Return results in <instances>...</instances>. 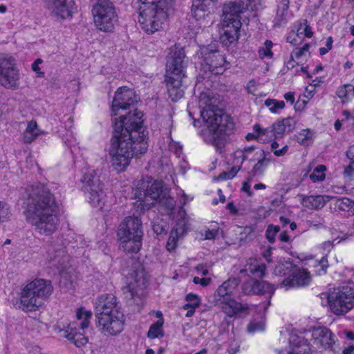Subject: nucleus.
<instances>
[{
    "label": "nucleus",
    "instance_id": "f257e3e1",
    "mask_svg": "<svg viewBox=\"0 0 354 354\" xmlns=\"http://www.w3.org/2000/svg\"><path fill=\"white\" fill-rule=\"evenodd\" d=\"M142 116L141 111L135 109L118 120L114 119L109 155L111 165L117 171H124L133 156L143 154L148 148L145 140L147 133L142 126Z\"/></svg>",
    "mask_w": 354,
    "mask_h": 354
},
{
    "label": "nucleus",
    "instance_id": "f03ea898",
    "mask_svg": "<svg viewBox=\"0 0 354 354\" xmlns=\"http://www.w3.org/2000/svg\"><path fill=\"white\" fill-rule=\"evenodd\" d=\"M24 216L40 235L50 236L59 223V209L54 195L47 185L37 184L26 189Z\"/></svg>",
    "mask_w": 354,
    "mask_h": 354
},
{
    "label": "nucleus",
    "instance_id": "7ed1b4c3",
    "mask_svg": "<svg viewBox=\"0 0 354 354\" xmlns=\"http://www.w3.org/2000/svg\"><path fill=\"white\" fill-rule=\"evenodd\" d=\"M217 99L202 93L199 97L201 115L205 128L202 130L204 141L216 147L221 145L225 136L233 129L231 118L216 107Z\"/></svg>",
    "mask_w": 354,
    "mask_h": 354
},
{
    "label": "nucleus",
    "instance_id": "20e7f679",
    "mask_svg": "<svg viewBox=\"0 0 354 354\" xmlns=\"http://www.w3.org/2000/svg\"><path fill=\"white\" fill-rule=\"evenodd\" d=\"M188 63L183 48H171L167 56L165 82L168 94L172 101H177L184 95L183 79L185 77V69Z\"/></svg>",
    "mask_w": 354,
    "mask_h": 354
},
{
    "label": "nucleus",
    "instance_id": "39448f33",
    "mask_svg": "<svg viewBox=\"0 0 354 354\" xmlns=\"http://www.w3.org/2000/svg\"><path fill=\"white\" fill-rule=\"evenodd\" d=\"M138 21L142 29L153 34L162 28L174 0H140Z\"/></svg>",
    "mask_w": 354,
    "mask_h": 354
},
{
    "label": "nucleus",
    "instance_id": "423d86ee",
    "mask_svg": "<svg viewBox=\"0 0 354 354\" xmlns=\"http://www.w3.org/2000/svg\"><path fill=\"white\" fill-rule=\"evenodd\" d=\"M53 290V287L50 281L35 279L22 289L19 307L25 311L36 310L51 295Z\"/></svg>",
    "mask_w": 354,
    "mask_h": 354
},
{
    "label": "nucleus",
    "instance_id": "0eeeda50",
    "mask_svg": "<svg viewBox=\"0 0 354 354\" xmlns=\"http://www.w3.org/2000/svg\"><path fill=\"white\" fill-rule=\"evenodd\" d=\"M138 202L141 209H148L155 203H158L171 210L174 208L176 202L169 195V190L164 187L161 181L154 180L149 183L144 193L141 192L137 196Z\"/></svg>",
    "mask_w": 354,
    "mask_h": 354
},
{
    "label": "nucleus",
    "instance_id": "6e6552de",
    "mask_svg": "<svg viewBox=\"0 0 354 354\" xmlns=\"http://www.w3.org/2000/svg\"><path fill=\"white\" fill-rule=\"evenodd\" d=\"M96 28L105 32L114 30L118 22L115 7L111 0H97L92 9Z\"/></svg>",
    "mask_w": 354,
    "mask_h": 354
},
{
    "label": "nucleus",
    "instance_id": "1a4fd4ad",
    "mask_svg": "<svg viewBox=\"0 0 354 354\" xmlns=\"http://www.w3.org/2000/svg\"><path fill=\"white\" fill-rule=\"evenodd\" d=\"M81 181L83 184L82 189L90 204L100 209L105 208V194L95 171L91 169H87L84 173Z\"/></svg>",
    "mask_w": 354,
    "mask_h": 354
},
{
    "label": "nucleus",
    "instance_id": "9d476101",
    "mask_svg": "<svg viewBox=\"0 0 354 354\" xmlns=\"http://www.w3.org/2000/svg\"><path fill=\"white\" fill-rule=\"evenodd\" d=\"M327 297L329 308L335 315H344L354 308V289L348 286L335 288Z\"/></svg>",
    "mask_w": 354,
    "mask_h": 354
},
{
    "label": "nucleus",
    "instance_id": "9b49d317",
    "mask_svg": "<svg viewBox=\"0 0 354 354\" xmlns=\"http://www.w3.org/2000/svg\"><path fill=\"white\" fill-rule=\"evenodd\" d=\"M20 79L15 58L9 55L0 56V85L6 89L17 90L20 86Z\"/></svg>",
    "mask_w": 354,
    "mask_h": 354
},
{
    "label": "nucleus",
    "instance_id": "f8f14e48",
    "mask_svg": "<svg viewBox=\"0 0 354 354\" xmlns=\"http://www.w3.org/2000/svg\"><path fill=\"white\" fill-rule=\"evenodd\" d=\"M92 313L84 308H80L76 311V321L68 325L67 338L76 346L81 347L88 342V338L80 330L88 328Z\"/></svg>",
    "mask_w": 354,
    "mask_h": 354
},
{
    "label": "nucleus",
    "instance_id": "ddd939ff",
    "mask_svg": "<svg viewBox=\"0 0 354 354\" xmlns=\"http://www.w3.org/2000/svg\"><path fill=\"white\" fill-rule=\"evenodd\" d=\"M201 64L204 71H208L218 75L225 71V58L218 50L209 46L203 47L201 50Z\"/></svg>",
    "mask_w": 354,
    "mask_h": 354
},
{
    "label": "nucleus",
    "instance_id": "4468645a",
    "mask_svg": "<svg viewBox=\"0 0 354 354\" xmlns=\"http://www.w3.org/2000/svg\"><path fill=\"white\" fill-rule=\"evenodd\" d=\"M96 317L98 321V327L105 335H116L124 329V317L122 312L97 316Z\"/></svg>",
    "mask_w": 354,
    "mask_h": 354
},
{
    "label": "nucleus",
    "instance_id": "2eb2a0df",
    "mask_svg": "<svg viewBox=\"0 0 354 354\" xmlns=\"http://www.w3.org/2000/svg\"><path fill=\"white\" fill-rule=\"evenodd\" d=\"M275 288L271 283L265 281H254L252 283H245L243 286V291L245 294H256L265 295L266 298L270 299L272 295L274 294ZM270 305V301L268 300L266 302L262 303L258 307V310L261 311L266 310L268 306Z\"/></svg>",
    "mask_w": 354,
    "mask_h": 354
},
{
    "label": "nucleus",
    "instance_id": "dca6fc26",
    "mask_svg": "<svg viewBox=\"0 0 354 354\" xmlns=\"http://www.w3.org/2000/svg\"><path fill=\"white\" fill-rule=\"evenodd\" d=\"M137 102L135 92L126 86L119 88L115 92L113 103L112 111L114 115H118L120 109H128Z\"/></svg>",
    "mask_w": 354,
    "mask_h": 354
},
{
    "label": "nucleus",
    "instance_id": "f3484780",
    "mask_svg": "<svg viewBox=\"0 0 354 354\" xmlns=\"http://www.w3.org/2000/svg\"><path fill=\"white\" fill-rule=\"evenodd\" d=\"M96 317L121 311L117 298L113 294H103L95 301Z\"/></svg>",
    "mask_w": 354,
    "mask_h": 354
},
{
    "label": "nucleus",
    "instance_id": "a211bd4d",
    "mask_svg": "<svg viewBox=\"0 0 354 354\" xmlns=\"http://www.w3.org/2000/svg\"><path fill=\"white\" fill-rule=\"evenodd\" d=\"M147 277L142 269H137L129 272L126 277L127 286L124 288V292H129L133 298L138 293V290L145 288Z\"/></svg>",
    "mask_w": 354,
    "mask_h": 354
},
{
    "label": "nucleus",
    "instance_id": "6ab92c4d",
    "mask_svg": "<svg viewBox=\"0 0 354 354\" xmlns=\"http://www.w3.org/2000/svg\"><path fill=\"white\" fill-rule=\"evenodd\" d=\"M75 5L74 0H48V9L54 17L65 19L72 17Z\"/></svg>",
    "mask_w": 354,
    "mask_h": 354
},
{
    "label": "nucleus",
    "instance_id": "aec40b11",
    "mask_svg": "<svg viewBox=\"0 0 354 354\" xmlns=\"http://www.w3.org/2000/svg\"><path fill=\"white\" fill-rule=\"evenodd\" d=\"M143 236L142 223L138 216H127L120 224L118 236Z\"/></svg>",
    "mask_w": 354,
    "mask_h": 354
},
{
    "label": "nucleus",
    "instance_id": "412c9836",
    "mask_svg": "<svg viewBox=\"0 0 354 354\" xmlns=\"http://www.w3.org/2000/svg\"><path fill=\"white\" fill-rule=\"evenodd\" d=\"M212 6L201 0H193L191 8L192 16L199 22L200 26H207L212 24V21L209 19L210 8Z\"/></svg>",
    "mask_w": 354,
    "mask_h": 354
},
{
    "label": "nucleus",
    "instance_id": "4be33fe9",
    "mask_svg": "<svg viewBox=\"0 0 354 354\" xmlns=\"http://www.w3.org/2000/svg\"><path fill=\"white\" fill-rule=\"evenodd\" d=\"M234 24L222 22L223 32L221 34V42L225 46L234 45L239 37L241 21H234Z\"/></svg>",
    "mask_w": 354,
    "mask_h": 354
},
{
    "label": "nucleus",
    "instance_id": "5701e85b",
    "mask_svg": "<svg viewBox=\"0 0 354 354\" xmlns=\"http://www.w3.org/2000/svg\"><path fill=\"white\" fill-rule=\"evenodd\" d=\"M312 337L315 344L325 349L331 348L335 343V336L326 327L314 328Z\"/></svg>",
    "mask_w": 354,
    "mask_h": 354
},
{
    "label": "nucleus",
    "instance_id": "b1692460",
    "mask_svg": "<svg viewBox=\"0 0 354 354\" xmlns=\"http://www.w3.org/2000/svg\"><path fill=\"white\" fill-rule=\"evenodd\" d=\"M217 306L230 317L249 313L248 306L236 301L232 297L222 303L220 302Z\"/></svg>",
    "mask_w": 354,
    "mask_h": 354
},
{
    "label": "nucleus",
    "instance_id": "393cba45",
    "mask_svg": "<svg viewBox=\"0 0 354 354\" xmlns=\"http://www.w3.org/2000/svg\"><path fill=\"white\" fill-rule=\"evenodd\" d=\"M239 285L236 279H230L221 285L214 294V301L216 306H218L226 299L232 297L234 290Z\"/></svg>",
    "mask_w": 354,
    "mask_h": 354
},
{
    "label": "nucleus",
    "instance_id": "a878e982",
    "mask_svg": "<svg viewBox=\"0 0 354 354\" xmlns=\"http://www.w3.org/2000/svg\"><path fill=\"white\" fill-rule=\"evenodd\" d=\"M310 281L309 272L306 270H295L290 277L285 279L281 283L283 287L296 288L308 285Z\"/></svg>",
    "mask_w": 354,
    "mask_h": 354
},
{
    "label": "nucleus",
    "instance_id": "bb28decb",
    "mask_svg": "<svg viewBox=\"0 0 354 354\" xmlns=\"http://www.w3.org/2000/svg\"><path fill=\"white\" fill-rule=\"evenodd\" d=\"M47 259L52 266L64 270L68 263L69 257L64 248L55 249L53 246H50L47 252Z\"/></svg>",
    "mask_w": 354,
    "mask_h": 354
},
{
    "label": "nucleus",
    "instance_id": "cd10ccee",
    "mask_svg": "<svg viewBox=\"0 0 354 354\" xmlns=\"http://www.w3.org/2000/svg\"><path fill=\"white\" fill-rule=\"evenodd\" d=\"M245 10H246L245 6L237 0L225 4L223 9L222 22L234 24V21H241L240 14Z\"/></svg>",
    "mask_w": 354,
    "mask_h": 354
},
{
    "label": "nucleus",
    "instance_id": "c85d7f7f",
    "mask_svg": "<svg viewBox=\"0 0 354 354\" xmlns=\"http://www.w3.org/2000/svg\"><path fill=\"white\" fill-rule=\"evenodd\" d=\"M289 341L288 354H310V344L303 336L292 334Z\"/></svg>",
    "mask_w": 354,
    "mask_h": 354
},
{
    "label": "nucleus",
    "instance_id": "c756f323",
    "mask_svg": "<svg viewBox=\"0 0 354 354\" xmlns=\"http://www.w3.org/2000/svg\"><path fill=\"white\" fill-rule=\"evenodd\" d=\"M120 247L127 252L136 253L142 246V236H118Z\"/></svg>",
    "mask_w": 354,
    "mask_h": 354
},
{
    "label": "nucleus",
    "instance_id": "7c9ffc66",
    "mask_svg": "<svg viewBox=\"0 0 354 354\" xmlns=\"http://www.w3.org/2000/svg\"><path fill=\"white\" fill-rule=\"evenodd\" d=\"M289 3V0H281L277 3L276 16L274 19V26H281L286 24Z\"/></svg>",
    "mask_w": 354,
    "mask_h": 354
},
{
    "label": "nucleus",
    "instance_id": "2f4dec72",
    "mask_svg": "<svg viewBox=\"0 0 354 354\" xmlns=\"http://www.w3.org/2000/svg\"><path fill=\"white\" fill-rule=\"evenodd\" d=\"M295 121L291 118L283 119L281 121L273 124L271 127L274 132L276 138L283 134L289 133L295 129Z\"/></svg>",
    "mask_w": 354,
    "mask_h": 354
},
{
    "label": "nucleus",
    "instance_id": "473e14b6",
    "mask_svg": "<svg viewBox=\"0 0 354 354\" xmlns=\"http://www.w3.org/2000/svg\"><path fill=\"white\" fill-rule=\"evenodd\" d=\"M301 204L303 206L309 208L318 209L322 208L326 203L328 197L317 195V196H301Z\"/></svg>",
    "mask_w": 354,
    "mask_h": 354
},
{
    "label": "nucleus",
    "instance_id": "72a5a7b5",
    "mask_svg": "<svg viewBox=\"0 0 354 354\" xmlns=\"http://www.w3.org/2000/svg\"><path fill=\"white\" fill-rule=\"evenodd\" d=\"M185 232V223L183 221L178 223L176 227L171 231L167 243V248L169 251L171 252L176 248L178 239L183 236Z\"/></svg>",
    "mask_w": 354,
    "mask_h": 354
},
{
    "label": "nucleus",
    "instance_id": "f704fd0d",
    "mask_svg": "<svg viewBox=\"0 0 354 354\" xmlns=\"http://www.w3.org/2000/svg\"><path fill=\"white\" fill-rule=\"evenodd\" d=\"M253 129L256 133V139L259 142H268L276 138L271 126L267 128H262L259 124H256L254 125Z\"/></svg>",
    "mask_w": 354,
    "mask_h": 354
},
{
    "label": "nucleus",
    "instance_id": "c9c22d12",
    "mask_svg": "<svg viewBox=\"0 0 354 354\" xmlns=\"http://www.w3.org/2000/svg\"><path fill=\"white\" fill-rule=\"evenodd\" d=\"M264 153L263 150L257 151L254 146L245 147L243 149H238V156H243L245 160L255 161Z\"/></svg>",
    "mask_w": 354,
    "mask_h": 354
},
{
    "label": "nucleus",
    "instance_id": "e433bc0d",
    "mask_svg": "<svg viewBox=\"0 0 354 354\" xmlns=\"http://www.w3.org/2000/svg\"><path fill=\"white\" fill-rule=\"evenodd\" d=\"M310 45L309 44H305L301 48H295L292 53L290 54L292 57H295L297 61V65L301 64L303 62L307 60L310 56Z\"/></svg>",
    "mask_w": 354,
    "mask_h": 354
},
{
    "label": "nucleus",
    "instance_id": "4c0bfd02",
    "mask_svg": "<svg viewBox=\"0 0 354 354\" xmlns=\"http://www.w3.org/2000/svg\"><path fill=\"white\" fill-rule=\"evenodd\" d=\"M257 162L254 165L252 170L249 172L250 177H255L263 174L266 168L269 163V159L266 158L265 153L259 159L257 160Z\"/></svg>",
    "mask_w": 354,
    "mask_h": 354
},
{
    "label": "nucleus",
    "instance_id": "58836bf2",
    "mask_svg": "<svg viewBox=\"0 0 354 354\" xmlns=\"http://www.w3.org/2000/svg\"><path fill=\"white\" fill-rule=\"evenodd\" d=\"M39 135V129L35 122L30 121L28 122L26 129L23 136L24 142L30 143L34 141Z\"/></svg>",
    "mask_w": 354,
    "mask_h": 354
},
{
    "label": "nucleus",
    "instance_id": "ea45409f",
    "mask_svg": "<svg viewBox=\"0 0 354 354\" xmlns=\"http://www.w3.org/2000/svg\"><path fill=\"white\" fill-rule=\"evenodd\" d=\"M250 274L255 277L262 278L265 276L266 266L263 263H258L255 261L254 263L252 262L248 264V268L245 269Z\"/></svg>",
    "mask_w": 354,
    "mask_h": 354
},
{
    "label": "nucleus",
    "instance_id": "a19ab883",
    "mask_svg": "<svg viewBox=\"0 0 354 354\" xmlns=\"http://www.w3.org/2000/svg\"><path fill=\"white\" fill-rule=\"evenodd\" d=\"M313 132L308 129H303L296 136V140L303 146H308L313 142Z\"/></svg>",
    "mask_w": 354,
    "mask_h": 354
},
{
    "label": "nucleus",
    "instance_id": "79ce46f5",
    "mask_svg": "<svg viewBox=\"0 0 354 354\" xmlns=\"http://www.w3.org/2000/svg\"><path fill=\"white\" fill-rule=\"evenodd\" d=\"M336 206L342 211L348 212L354 214V201L348 198H342L336 201Z\"/></svg>",
    "mask_w": 354,
    "mask_h": 354
},
{
    "label": "nucleus",
    "instance_id": "37998d69",
    "mask_svg": "<svg viewBox=\"0 0 354 354\" xmlns=\"http://www.w3.org/2000/svg\"><path fill=\"white\" fill-rule=\"evenodd\" d=\"M326 167L325 165H319L316 167L310 174V178L313 183L323 181L325 178V171Z\"/></svg>",
    "mask_w": 354,
    "mask_h": 354
},
{
    "label": "nucleus",
    "instance_id": "c03bdc74",
    "mask_svg": "<svg viewBox=\"0 0 354 354\" xmlns=\"http://www.w3.org/2000/svg\"><path fill=\"white\" fill-rule=\"evenodd\" d=\"M265 105L268 107L271 113H277L284 108L285 103L283 101H278L275 99H267L265 101Z\"/></svg>",
    "mask_w": 354,
    "mask_h": 354
},
{
    "label": "nucleus",
    "instance_id": "a18cd8bd",
    "mask_svg": "<svg viewBox=\"0 0 354 354\" xmlns=\"http://www.w3.org/2000/svg\"><path fill=\"white\" fill-rule=\"evenodd\" d=\"M272 42L270 40H266L263 46L259 47V55L260 58H271L273 55L272 52Z\"/></svg>",
    "mask_w": 354,
    "mask_h": 354
},
{
    "label": "nucleus",
    "instance_id": "49530a36",
    "mask_svg": "<svg viewBox=\"0 0 354 354\" xmlns=\"http://www.w3.org/2000/svg\"><path fill=\"white\" fill-rule=\"evenodd\" d=\"M303 32L299 31L298 29L297 31L292 30L289 32L287 36L286 41L287 42L291 44L293 46H296L299 44L303 39Z\"/></svg>",
    "mask_w": 354,
    "mask_h": 354
},
{
    "label": "nucleus",
    "instance_id": "de8ad7c7",
    "mask_svg": "<svg viewBox=\"0 0 354 354\" xmlns=\"http://www.w3.org/2000/svg\"><path fill=\"white\" fill-rule=\"evenodd\" d=\"M162 322L158 321L155 324H152L149 328V330L147 333V337L150 339H155L159 337L160 335L162 336Z\"/></svg>",
    "mask_w": 354,
    "mask_h": 354
},
{
    "label": "nucleus",
    "instance_id": "09e8293b",
    "mask_svg": "<svg viewBox=\"0 0 354 354\" xmlns=\"http://www.w3.org/2000/svg\"><path fill=\"white\" fill-rule=\"evenodd\" d=\"M11 212L9 205L0 201V224L4 223L10 219Z\"/></svg>",
    "mask_w": 354,
    "mask_h": 354
},
{
    "label": "nucleus",
    "instance_id": "8fccbe9b",
    "mask_svg": "<svg viewBox=\"0 0 354 354\" xmlns=\"http://www.w3.org/2000/svg\"><path fill=\"white\" fill-rule=\"evenodd\" d=\"M186 299L187 304L184 305V309H187V307H193L195 308L199 307L201 304V299L196 295L189 293L187 295Z\"/></svg>",
    "mask_w": 354,
    "mask_h": 354
},
{
    "label": "nucleus",
    "instance_id": "3c124183",
    "mask_svg": "<svg viewBox=\"0 0 354 354\" xmlns=\"http://www.w3.org/2000/svg\"><path fill=\"white\" fill-rule=\"evenodd\" d=\"M280 227L278 225H269L266 230V235L270 243H274L275 236L279 232Z\"/></svg>",
    "mask_w": 354,
    "mask_h": 354
},
{
    "label": "nucleus",
    "instance_id": "603ef678",
    "mask_svg": "<svg viewBox=\"0 0 354 354\" xmlns=\"http://www.w3.org/2000/svg\"><path fill=\"white\" fill-rule=\"evenodd\" d=\"M344 334L348 339L351 341L350 344L344 349V354H354V332L345 330L344 331Z\"/></svg>",
    "mask_w": 354,
    "mask_h": 354
},
{
    "label": "nucleus",
    "instance_id": "864d4df0",
    "mask_svg": "<svg viewBox=\"0 0 354 354\" xmlns=\"http://www.w3.org/2000/svg\"><path fill=\"white\" fill-rule=\"evenodd\" d=\"M239 171L238 167H232L229 171H224L220 174L217 178L216 180L222 181L225 180H230L233 178Z\"/></svg>",
    "mask_w": 354,
    "mask_h": 354
},
{
    "label": "nucleus",
    "instance_id": "5fc2aeb1",
    "mask_svg": "<svg viewBox=\"0 0 354 354\" xmlns=\"http://www.w3.org/2000/svg\"><path fill=\"white\" fill-rule=\"evenodd\" d=\"M317 266L319 268V269L316 270L317 274H324L326 272L327 268L328 267V259L326 257H323L317 263Z\"/></svg>",
    "mask_w": 354,
    "mask_h": 354
},
{
    "label": "nucleus",
    "instance_id": "6e6d98bb",
    "mask_svg": "<svg viewBox=\"0 0 354 354\" xmlns=\"http://www.w3.org/2000/svg\"><path fill=\"white\" fill-rule=\"evenodd\" d=\"M265 324L263 321L257 322H251L248 326V330L250 333H254L257 331H261L264 329Z\"/></svg>",
    "mask_w": 354,
    "mask_h": 354
},
{
    "label": "nucleus",
    "instance_id": "4d7b16f0",
    "mask_svg": "<svg viewBox=\"0 0 354 354\" xmlns=\"http://www.w3.org/2000/svg\"><path fill=\"white\" fill-rule=\"evenodd\" d=\"M351 86V85L349 84H344L343 86H339L337 91V95L339 98L342 99L343 103H344L346 101L348 93L347 88L350 87Z\"/></svg>",
    "mask_w": 354,
    "mask_h": 354
},
{
    "label": "nucleus",
    "instance_id": "13d9d810",
    "mask_svg": "<svg viewBox=\"0 0 354 354\" xmlns=\"http://www.w3.org/2000/svg\"><path fill=\"white\" fill-rule=\"evenodd\" d=\"M63 140L69 147H75L77 144L76 138L71 131H68L64 136Z\"/></svg>",
    "mask_w": 354,
    "mask_h": 354
},
{
    "label": "nucleus",
    "instance_id": "bf43d9fd",
    "mask_svg": "<svg viewBox=\"0 0 354 354\" xmlns=\"http://www.w3.org/2000/svg\"><path fill=\"white\" fill-rule=\"evenodd\" d=\"M238 150L235 151L234 153V158L232 163L234 166L232 167H238L239 171L241 169V166L243 165V162L245 161L243 156H240L241 157L238 156Z\"/></svg>",
    "mask_w": 354,
    "mask_h": 354
},
{
    "label": "nucleus",
    "instance_id": "052dcab7",
    "mask_svg": "<svg viewBox=\"0 0 354 354\" xmlns=\"http://www.w3.org/2000/svg\"><path fill=\"white\" fill-rule=\"evenodd\" d=\"M252 177H250L243 182L241 187V190L247 194L248 196H253V192L251 190V185H250V180Z\"/></svg>",
    "mask_w": 354,
    "mask_h": 354
},
{
    "label": "nucleus",
    "instance_id": "680f3d73",
    "mask_svg": "<svg viewBox=\"0 0 354 354\" xmlns=\"http://www.w3.org/2000/svg\"><path fill=\"white\" fill-rule=\"evenodd\" d=\"M152 227H153V232L157 235L163 234H165L167 232V229H166V225H163V224H161V223H154L153 224Z\"/></svg>",
    "mask_w": 354,
    "mask_h": 354
},
{
    "label": "nucleus",
    "instance_id": "e2e57ef3",
    "mask_svg": "<svg viewBox=\"0 0 354 354\" xmlns=\"http://www.w3.org/2000/svg\"><path fill=\"white\" fill-rule=\"evenodd\" d=\"M298 30L299 31H302L303 35L308 38H310L313 36V32L311 30V28L310 26H308L306 23L304 24H300L299 27L298 28Z\"/></svg>",
    "mask_w": 354,
    "mask_h": 354
},
{
    "label": "nucleus",
    "instance_id": "0e129e2a",
    "mask_svg": "<svg viewBox=\"0 0 354 354\" xmlns=\"http://www.w3.org/2000/svg\"><path fill=\"white\" fill-rule=\"evenodd\" d=\"M193 281L196 284H201L203 287L207 286L211 281L210 278H200L198 277H195L193 279Z\"/></svg>",
    "mask_w": 354,
    "mask_h": 354
},
{
    "label": "nucleus",
    "instance_id": "69168bd1",
    "mask_svg": "<svg viewBox=\"0 0 354 354\" xmlns=\"http://www.w3.org/2000/svg\"><path fill=\"white\" fill-rule=\"evenodd\" d=\"M42 62V60L41 59H36L32 64V69L35 73L39 74L41 76L44 75V73L41 72L40 68L39 66V64Z\"/></svg>",
    "mask_w": 354,
    "mask_h": 354
},
{
    "label": "nucleus",
    "instance_id": "338daca9",
    "mask_svg": "<svg viewBox=\"0 0 354 354\" xmlns=\"http://www.w3.org/2000/svg\"><path fill=\"white\" fill-rule=\"evenodd\" d=\"M288 149V147L287 145H285L281 149L274 150V154L276 156H283L287 153Z\"/></svg>",
    "mask_w": 354,
    "mask_h": 354
},
{
    "label": "nucleus",
    "instance_id": "774afa93",
    "mask_svg": "<svg viewBox=\"0 0 354 354\" xmlns=\"http://www.w3.org/2000/svg\"><path fill=\"white\" fill-rule=\"evenodd\" d=\"M347 157L351 160V163L354 165V145L349 147L346 152Z\"/></svg>",
    "mask_w": 354,
    "mask_h": 354
}]
</instances>
